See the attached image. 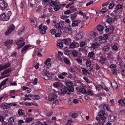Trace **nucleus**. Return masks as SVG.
<instances>
[{"label": "nucleus", "instance_id": "1", "mask_svg": "<svg viewBox=\"0 0 125 125\" xmlns=\"http://www.w3.org/2000/svg\"><path fill=\"white\" fill-rule=\"evenodd\" d=\"M61 91V93L62 94L65 93L67 94H70L71 92H73L74 91V89L72 88L71 89L65 86H62L61 89H60Z\"/></svg>", "mask_w": 125, "mask_h": 125}, {"label": "nucleus", "instance_id": "2", "mask_svg": "<svg viewBox=\"0 0 125 125\" xmlns=\"http://www.w3.org/2000/svg\"><path fill=\"white\" fill-rule=\"evenodd\" d=\"M8 6V4L3 0H0V9L2 10L5 9Z\"/></svg>", "mask_w": 125, "mask_h": 125}, {"label": "nucleus", "instance_id": "3", "mask_svg": "<svg viewBox=\"0 0 125 125\" xmlns=\"http://www.w3.org/2000/svg\"><path fill=\"white\" fill-rule=\"evenodd\" d=\"M15 27L13 24H12L10 26L7 30L5 34L6 36H8L14 30Z\"/></svg>", "mask_w": 125, "mask_h": 125}, {"label": "nucleus", "instance_id": "4", "mask_svg": "<svg viewBox=\"0 0 125 125\" xmlns=\"http://www.w3.org/2000/svg\"><path fill=\"white\" fill-rule=\"evenodd\" d=\"M10 18V16L8 14H5V13H2L0 15V19L2 21H8Z\"/></svg>", "mask_w": 125, "mask_h": 125}, {"label": "nucleus", "instance_id": "5", "mask_svg": "<svg viewBox=\"0 0 125 125\" xmlns=\"http://www.w3.org/2000/svg\"><path fill=\"white\" fill-rule=\"evenodd\" d=\"M98 115L99 116V118L102 120L105 121L106 118L104 115H105L104 111H102L99 112L98 113Z\"/></svg>", "mask_w": 125, "mask_h": 125}, {"label": "nucleus", "instance_id": "6", "mask_svg": "<svg viewBox=\"0 0 125 125\" xmlns=\"http://www.w3.org/2000/svg\"><path fill=\"white\" fill-rule=\"evenodd\" d=\"M10 62H8L5 64H1L0 65V71L9 67L10 66Z\"/></svg>", "mask_w": 125, "mask_h": 125}, {"label": "nucleus", "instance_id": "7", "mask_svg": "<svg viewBox=\"0 0 125 125\" xmlns=\"http://www.w3.org/2000/svg\"><path fill=\"white\" fill-rule=\"evenodd\" d=\"M117 116V114H116L112 115L110 116V118H108L109 121L112 122L114 121Z\"/></svg>", "mask_w": 125, "mask_h": 125}, {"label": "nucleus", "instance_id": "8", "mask_svg": "<svg viewBox=\"0 0 125 125\" xmlns=\"http://www.w3.org/2000/svg\"><path fill=\"white\" fill-rule=\"evenodd\" d=\"M65 84L68 86L69 89H71V88H73V83L71 82V81H66L65 82Z\"/></svg>", "mask_w": 125, "mask_h": 125}, {"label": "nucleus", "instance_id": "9", "mask_svg": "<svg viewBox=\"0 0 125 125\" xmlns=\"http://www.w3.org/2000/svg\"><path fill=\"white\" fill-rule=\"evenodd\" d=\"M117 19V18L116 17H115L114 18L110 17L107 19L106 22L108 23H110L114 22Z\"/></svg>", "mask_w": 125, "mask_h": 125}, {"label": "nucleus", "instance_id": "10", "mask_svg": "<svg viewBox=\"0 0 125 125\" xmlns=\"http://www.w3.org/2000/svg\"><path fill=\"white\" fill-rule=\"evenodd\" d=\"M96 40H97L99 41V42L100 43H102L106 41V40L105 39H104L102 38V37L101 36H99V37H97L96 39Z\"/></svg>", "mask_w": 125, "mask_h": 125}, {"label": "nucleus", "instance_id": "11", "mask_svg": "<svg viewBox=\"0 0 125 125\" xmlns=\"http://www.w3.org/2000/svg\"><path fill=\"white\" fill-rule=\"evenodd\" d=\"M13 40H8L5 42L4 44L5 46H7L9 44L12 45L13 43Z\"/></svg>", "mask_w": 125, "mask_h": 125}, {"label": "nucleus", "instance_id": "12", "mask_svg": "<svg viewBox=\"0 0 125 125\" xmlns=\"http://www.w3.org/2000/svg\"><path fill=\"white\" fill-rule=\"evenodd\" d=\"M31 45H27L25 46L21 50L22 53H23V52L27 50L30 47H31Z\"/></svg>", "mask_w": 125, "mask_h": 125}, {"label": "nucleus", "instance_id": "13", "mask_svg": "<svg viewBox=\"0 0 125 125\" xmlns=\"http://www.w3.org/2000/svg\"><path fill=\"white\" fill-rule=\"evenodd\" d=\"M11 69L10 68H9L5 71H4L3 72L1 73V75H4L9 73L11 72Z\"/></svg>", "mask_w": 125, "mask_h": 125}, {"label": "nucleus", "instance_id": "14", "mask_svg": "<svg viewBox=\"0 0 125 125\" xmlns=\"http://www.w3.org/2000/svg\"><path fill=\"white\" fill-rule=\"evenodd\" d=\"M23 38L22 37H21L20 39L16 42V43L18 45H21L22 43V42L23 40Z\"/></svg>", "mask_w": 125, "mask_h": 125}, {"label": "nucleus", "instance_id": "15", "mask_svg": "<svg viewBox=\"0 0 125 125\" xmlns=\"http://www.w3.org/2000/svg\"><path fill=\"white\" fill-rule=\"evenodd\" d=\"M107 58L109 60H112L114 59V57L113 54L111 52H109L107 53Z\"/></svg>", "mask_w": 125, "mask_h": 125}, {"label": "nucleus", "instance_id": "16", "mask_svg": "<svg viewBox=\"0 0 125 125\" xmlns=\"http://www.w3.org/2000/svg\"><path fill=\"white\" fill-rule=\"evenodd\" d=\"M98 35L97 33L96 32H94L91 31L90 32V37L91 38H94L96 36Z\"/></svg>", "mask_w": 125, "mask_h": 125}, {"label": "nucleus", "instance_id": "17", "mask_svg": "<svg viewBox=\"0 0 125 125\" xmlns=\"http://www.w3.org/2000/svg\"><path fill=\"white\" fill-rule=\"evenodd\" d=\"M63 43L62 42V41H58L57 42V46L58 47L61 48L63 46Z\"/></svg>", "mask_w": 125, "mask_h": 125}, {"label": "nucleus", "instance_id": "18", "mask_svg": "<svg viewBox=\"0 0 125 125\" xmlns=\"http://www.w3.org/2000/svg\"><path fill=\"white\" fill-rule=\"evenodd\" d=\"M31 24L34 28H35L36 26L37 23V21H33L32 20H31Z\"/></svg>", "mask_w": 125, "mask_h": 125}, {"label": "nucleus", "instance_id": "19", "mask_svg": "<svg viewBox=\"0 0 125 125\" xmlns=\"http://www.w3.org/2000/svg\"><path fill=\"white\" fill-rule=\"evenodd\" d=\"M62 25L60 23H56L54 26V27L57 29H61V28Z\"/></svg>", "mask_w": 125, "mask_h": 125}, {"label": "nucleus", "instance_id": "20", "mask_svg": "<svg viewBox=\"0 0 125 125\" xmlns=\"http://www.w3.org/2000/svg\"><path fill=\"white\" fill-rule=\"evenodd\" d=\"M77 43L76 42H73L71 43L69 46V49L73 48L75 47L76 46L75 44Z\"/></svg>", "mask_w": 125, "mask_h": 125}, {"label": "nucleus", "instance_id": "21", "mask_svg": "<svg viewBox=\"0 0 125 125\" xmlns=\"http://www.w3.org/2000/svg\"><path fill=\"white\" fill-rule=\"evenodd\" d=\"M8 80V78H6L0 84V89L1 87L6 83V81Z\"/></svg>", "mask_w": 125, "mask_h": 125}, {"label": "nucleus", "instance_id": "22", "mask_svg": "<svg viewBox=\"0 0 125 125\" xmlns=\"http://www.w3.org/2000/svg\"><path fill=\"white\" fill-rule=\"evenodd\" d=\"M123 5L120 4L119 3L116 6L115 9L117 10H118L120 9H122L123 8Z\"/></svg>", "mask_w": 125, "mask_h": 125}, {"label": "nucleus", "instance_id": "23", "mask_svg": "<svg viewBox=\"0 0 125 125\" xmlns=\"http://www.w3.org/2000/svg\"><path fill=\"white\" fill-rule=\"evenodd\" d=\"M76 89L78 90L79 91L82 93V94H84L86 92L85 89L84 88L79 89V88H77Z\"/></svg>", "mask_w": 125, "mask_h": 125}, {"label": "nucleus", "instance_id": "24", "mask_svg": "<svg viewBox=\"0 0 125 125\" xmlns=\"http://www.w3.org/2000/svg\"><path fill=\"white\" fill-rule=\"evenodd\" d=\"M77 14V13L76 12L71 15V18L72 20H74L76 18Z\"/></svg>", "mask_w": 125, "mask_h": 125}, {"label": "nucleus", "instance_id": "25", "mask_svg": "<svg viewBox=\"0 0 125 125\" xmlns=\"http://www.w3.org/2000/svg\"><path fill=\"white\" fill-rule=\"evenodd\" d=\"M63 61L65 63L68 64H70L71 63L69 60L67 58H64L63 59Z\"/></svg>", "mask_w": 125, "mask_h": 125}, {"label": "nucleus", "instance_id": "26", "mask_svg": "<svg viewBox=\"0 0 125 125\" xmlns=\"http://www.w3.org/2000/svg\"><path fill=\"white\" fill-rule=\"evenodd\" d=\"M99 61L101 63H105V60L104 58L101 56L100 57Z\"/></svg>", "mask_w": 125, "mask_h": 125}, {"label": "nucleus", "instance_id": "27", "mask_svg": "<svg viewBox=\"0 0 125 125\" xmlns=\"http://www.w3.org/2000/svg\"><path fill=\"white\" fill-rule=\"evenodd\" d=\"M50 3H51L50 5L51 6L53 7L54 6H56V5H57V3L56 2H55V1H53L52 0L50 1Z\"/></svg>", "mask_w": 125, "mask_h": 125}, {"label": "nucleus", "instance_id": "28", "mask_svg": "<svg viewBox=\"0 0 125 125\" xmlns=\"http://www.w3.org/2000/svg\"><path fill=\"white\" fill-rule=\"evenodd\" d=\"M18 113L19 115H21L24 114V110L21 109H19L18 111Z\"/></svg>", "mask_w": 125, "mask_h": 125}, {"label": "nucleus", "instance_id": "29", "mask_svg": "<svg viewBox=\"0 0 125 125\" xmlns=\"http://www.w3.org/2000/svg\"><path fill=\"white\" fill-rule=\"evenodd\" d=\"M104 29V28L103 26L101 25L98 26L97 28V29L99 32L102 31Z\"/></svg>", "mask_w": 125, "mask_h": 125}, {"label": "nucleus", "instance_id": "30", "mask_svg": "<svg viewBox=\"0 0 125 125\" xmlns=\"http://www.w3.org/2000/svg\"><path fill=\"white\" fill-rule=\"evenodd\" d=\"M34 118L32 117H28L26 119L25 122L26 123H29L32 120L34 119Z\"/></svg>", "mask_w": 125, "mask_h": 125}, {"label": "nucleus", "instance_id": "31", "mask_svg": "<svg viewBox=\"0 0 125 125\" xmlns=\"http://www.w3.org/2000/svg\"><path fill=\"white\" fill-rule=\"evenodd\" d=\"M42 77L47 80H49L50 79V77H51V76L50 75L49 76L42 75Z\"/></svg>", "mask_w": 125, "mask_h": 125}, {"label": "nucleus", "instance_id": "32", "mask_svg": "<svg viewBox=\"0 0 125 125\" xmlns=\"http://www.w3.org/2000/svg\"><path fill=\"white\" fill-rule=\"evenodd\" d=\"M83 37V36L80 34H77L76 36V38L77 40L80 39Z\"/></svg>", "mask_w": 125, "mask_h": 125}, {"label": "nucleus", "instance_id": "33", "mask_svg": "<svg viewBox=\"0 0 125 125\" xmlns=\"http://www.w3.org/2000/svg\"><path fill=\"white\" fill-rule=\"evenodd\" d=\"M99 45V43L97 42H95L91 44V47L92 48H95L97 46Z\"/></svg>", "mask_w": 125, "mask_h": 125}, {"label": "nucleus", "instance_id": "34", "mask_svg": "<svg viewBox=\"0 0 125 125\" xmlns=\"http://www.w3.org/2000/svg\"><path fill=\"white\" fill-rule=\"evenodd\" d=\"M94 55V54L93 52H90L88 54V56L90 58L93 57Z\"/></svg>", "mask_w": 125, "mask_h": 125}, {"label": "nucleus", "instance_id": "35", "mask_svg": "<svg viewBox=\"0 0 125 125\" xmlns=\"http://www.w3.org/2000/svg\"><path fill=\"white\" fill-rule=\"evenodd\" d=\"M72 26H75L78 25V23L77 21L74 20L72 22Z\"/></svg>", "mask_w": 125, "mask_h": 125}, {"label": "nucleus", "instance_id": "36", "mask_svg": "<svg viewBox=\"0 0 125 125\" xmlns=\"http://www.w3.org/2000/svg\"><path fill=\"white\" fill-rule=\"evenodd\" d=\"M112 49L113 50H117L118 48L117 46L115 44L113 45H112Z\"/></svg>", "mask_w": 125, "mask_h": 125}, {"label": "nucleus", "instance_id": "37", "mask_svg": "<svg viewBox=\"0 0 125 125\" xmlns=\"http://www.w3.org/2000/svg\"><path fill=\"white\" fill-rule=\"evenodd\" d=\"M14 121V118L13 117H11L10 118L9 120V123L11 125L12 124V123Z\"/></svg>", "mask_w": 125, "mask_h": 125}, {"label": "nucleus", "instance_id": "38", "mask_svg": "<svg viewBox=\"0 0 125 125\" xmlns=\"http://www.w3.org/2000/svg\"><path fill=\"white\" fill-rule=\"evenodd\" d=\"M72 54L74 57H76L78 54V52L76 51L73 50L72 52Z\"/></svg>", "mask_w": 125, "mask_h": 125}, {"label": "nucleus", "instance_id": "39", "mask_svg": "<svg viewBox=\"0 0 125 125\" xmlns=\"http://www.w3.org/2000/svg\"><path fill=\"white\" fill-rule=\"evenodd\" d=\"M125 100H120L118 101V103H119L120 105L122 106L124 104V103H125Z\"/></svg>", "mask_w": 125, "mask_h": 125}, {"label": "nucleus", "instance_id": "40", "mask_svg": "<svg viewBox=\"0 0 125 125\" xmlns=\"http://www.w3.org/2000/svg\"><path fill=\"white\" fill-rule=\"evenodd\" d=\"M34 97L35 98H33V99L35 100H38L40 99L41 98L38 95H34Z\"/></svg>", "mask_w": 125, "mask_h": 125}, {"label": "nucleus", "instance_id": "41", "mask_svg": "<svg viewBox=\"0 0 125 125\" xmlns=\"http://www.w3.org/2000/svg\"><path fill=\"white\" fill-rule=\"evenodd\" d=\"M109 26L110 27V29L111 31L110 32V34H112L113 33V31L114 30V27L113 26Z\"/></svg>", "mask_w": 125, "mask_h": 125}, {"label": "nucleus", "instance_id": "42", "mask_svg": "<svg viewBox=\"0 0 125 125\" xmlns=\"http://www.w3.org/2000/svg\"><path fill=\"white\" fill-rule=\"evenodd\" d=\"M51 61V59L50 58H48L47 59L46 61L44 62V64L47 66H48L49 64L48 63L47 64V63L49 62H50Z\"/></svg>", "mask_w": 125, "mask_h": 125}, {"label": "nucleus", "instance_id": "43", "mask_svg": "<svg viewBox=\"0 0 125 125\" xmlns=\"http://www.w3.org/2000/svg\"><path fill=\"white\" fill-rule=\"evenodd\" d=\"M86 93L87 94L91 95H92L93 93L92 91L91 90H88L86 92Z\"/></svg>", "mask_w": 125, "mask_h": 125}, {"label": "nucleus", "instance_id": "44", "mask_svg": "<svg viewBox=\"0 0 125 125\" xmlns=\"http://www.w3.org/2000/svg\"><path fill=\"white\" fill-rule=\"evenodd\" d=\"M60 8V6L59 5H57L54 7V9L55 11L58 10Z\"/></svg>", "mask_w": 125, "mask_h": 125}, {"label": "nucleus", "instance_id": "45", "mask_svg": "<svg viewBox=\"0 0 125 125\" xmlns=\"http://www.w3.org/2000/svg\"><path fill=\"white\" fill-rule=\"evenodd\" d=\"M62 42L66 45H68V44L67 39H63L62 40Z\"/></svg>", "mask_w": 125, "mask_h": 125}, {"label": "nucleus", "instance_id": "46", "mask_svg": "<svg viewBox=\"0 0 125 125\" xmlns=\"http://www.w3.org/2000/svg\"><path fill=\"white\" fill-rule=\"evenodd\" d=\"M86 65L87 67H90L91 65V62L89 60H87L86 62Z\"/></svg>", "mask_w": 125, "mask_h": 125}, {"label": "nucleus", "instance_id": "47", "mask_svg": "<svg viewBox=\"0 0 125 125\" xmlns=\"http://www.w3.org/2000/svg\"><path fill=\"white\" fill-rule=\"evenodd\" d=\"M116 66L114 64H112L111 65L110 67L112 71L114 70L115 69Z\"/></svg>", "mask_w": 125, "mask_h": 125}, {"label": "nucleus", "instance_id": "48", "mask_svg": "<svg viewBox=\"0 0 125 125\" xmlns=\"http://www.w3.org/2000/svg\"><path fill=\"white\" fill-rule=\"evenodd\" d=\"M8 107V106L5 104H2L1 105V107L2 108L6 109Z\"/></svg>", "mask_w": 125, "mask_h": 125}, {"label": "nucleus", "instance_id": "49", "mask_svg": "<svg viewBox=\"0 0 125 125\" xmlns=\"http://www.w3.org/2000/svg\"><path fill=\"white\" fill-rule=\"evenodd\" d=\"M70 71L71 72H75V71H79V70L77 68H71L70 69Z\"/></svg>", "mask_w": 125, "mask_h": 125}, {"label": "nucleus", "instance_id": "50", "mask_svg": "<svg viewBox=\"0 0 125 125\" xmlns=\"http://www.w3.org/2000/svg\"><path fill=\"white\" fill-rule=\"evenodd\" d=\"M59 83L58 82H57L54 83L53 84V85L54 87H57L59 86Z\"/></svg>", "mask_w": 125, "mask_h": 125}, {"label": "nucleus", "instance_id": "51", "mask_svg": "<svg viewBox=\"0 0 125 125\" xmlns=\"http://www.w3.org/2000/svg\"><path fill=\"white\" fill-rule=\"evenodd\" d=\"M107 11V10L105 11H98V10L96 12L97 14H99V13H102V14H103L105 13Z\"/></svg>", "mask_w": 125, "mask_h": 125}, {"label": "nucleus", "instance_id": "52", "mask_svg": "<svg viewBox=\"0 0 125 125\" xmlns=\"http://www.w3.org/2000/svg\"><path fill=\"white\" fill-rule=\"evenodd\" d=\"M109 49V47L107 45H106V46H105L103 48V50L104 51H108Z\"/></svg>", "mask_w": 125, "mask_h": 125}, {"label": "nucleus", "instance_id": "53", "mask_svg": "<svg viewBox=\"0 0 125 125\" xmlns=\"http://www.w3.org/2000/svg\"><path fill=\"white\" fill-rule=\"evenodd\" d=\"M82 69V71L83 73L85 75H87V71L84 68H83Z\"/></svg>", "mask_w": 125, "mask_h": 125}, {"label": "nucleus", "instance_id": "54", "mask_svg": "<svg viewBox=\"0 0 125 125\" xmlns=\"http://www.w3.org/2000/svg\"><path fill=\"white\" fill-rule=\"evenodd\" d=\"M50 32L53 35L55 33L56 31L55 29H52L50 31Z\"/></svg>", "mask_w": 125, "mask_h": 125}, {"label": "nucleus", "instance_id": "55", "mask_svg": "<svg viewBox=\"0 0 125 125\" xmlns=\"http://www.w3.org/2000/svg\"><path fill=\"white\" fill-rule=\"evenodd\" d=\"M71 30V29H69L68 27H64L62 29L63 31L64 32L67 31V30Z\"/></svg>", "mask_w": 125, "mask_h": 125}, {"label": "nucleus", "instance_id": "56", "mask_svg": "<svg viewBox=\"0 0 125 125\" xmlns=\"http://www.w3.org/2000/svg\"><path fill=\"white\" fill-rule=\"evenodd\" d=\"M114 6V4L113 3H111L109 6V9H111L113 8Z\"/></svg>", "mask_w": 125, "mask_h": 125}, {"label": "nucleus", "instance_id": "57", "mask_svg": "<svg viewBox=\"0 0 125 125\" xmlns=\"http://www.w3.org/2000/svg\"><path fill=\"white\" fill-rule=\"evenodd\" d=\"M100 86L103 89L105 90L106 91H108L109 90V89L107 87H106L104 86H103L102 85H100Z\"/></svg>", "mask_w": 125, "mask_h": 125}, {"label": "nucleus", "instance_id": "58", "mask_svg": "<svg viewBox=\"0 0 125 125\" xmlns=\"http://www.w3.org/2000/svg\"><path fill=\"white\" fill-rule=\"evenodd\" d=\"M106 29L105 30V31L106 32H108L109 31H111L110 29V27L109 26L108 27L107 26H106Z\"/></svg>", "mask_w": 125, "mask_h": 125}, {"label": "nucleus", "instance_id": "59", "mask_svg": "<svg viewBox=\"0 0 125 125\" xmlns=\"http://www.w3.org/2000/svg\"><path fill=\"white\" fill-rule=\"evenodd\" d=\"M72 13V12H71V11L70 10H68L65 11L64 12V13L65 14H69Z\"/></svg>", "mask_w": 125, "mask_h": 125}, {"label": "nucleus", "instance_id": "60", "mask_svg": "<svg viewBox=\"0 0 125 125\" xmlns=\"http://www.w3.org/2000/svg\"><path fill=\"white\" fill-rule=\"evenodd\" d=\"M40 31V33L42 34H44L46 32V31L43 30L42 29Z\"/></svg>", "mask_w": 125, "mask_h": 125}, {"label": "nucleus", "instance_id": "61", "mask_svg": "<svg viewBox=\"0 0 125 125\" xmlns=\"http://www.w3.org/2000/svg\"><path fill=\"white\" fill-rule=\"evenodd\" d=\"M41 6H39L37 8V12L38 13L40 12L41 11Z\"/></svg>", "mask_w": 125, "mask_h": 125}, {"label": "nucleus", "instance_id": "62", "mask_svg": "<svg viewBox=\"0 0 125 125\" xmlns=\"http://www.w3.org/2000/svg\"><path fill=\"white\" fill-rule=\"evenodd\" d=\"M83 78V79L85 80L87 83H90V81L89 80L88 78L86 77H84Z\"/></svg>", "mask_w": 125, "mask_h": 125}, {"label": "nucleus", "instance_id": "63", "mask_svg": "<svg viewBox=\"0 0 125 125\" xmlns=\"http://www.w3.org/2000/svg\"><path fill=\"white\" fill-rule=\"evenodd\" d=\"M41 125V123L39 122H37L35 123H32L31 125Z\"/></svg>", "mask_w": 125, "mask_h": 125}, {"label": "nucleus", "instance_id": "64", "mask_svg": "<svg viewBox=\"0 0 125 125\" xmlns=\"http://www.w3.org/2000/svg\"><path fill=\"white\" fill-rule=\"evenodd\" d=\"M93 1H91L89 2H88L86 4V6H88L93 3Z\"/></svg>", "mask_w": 125, "mask_h": 125}]
</instances>
